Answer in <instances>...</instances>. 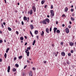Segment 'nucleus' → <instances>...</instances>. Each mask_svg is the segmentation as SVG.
I'll list each match as a JSON object with an SVG mask.
<instances>
[{
  "label": "nucleus",
  "instance_id": "f257e3e1",
  "mask_svg": "<svg viewBox=\"0 0 76 76\" xmlns=\"http://www.w3.org/2000/svg\"><path fill=\"white\" fill-rule=\"evenodd\" d=\"M47 22L48 23H50V20H49L48 18H46L42 21L40 22V23H43V24L45 25H46V24H47Z\"/></svg>",
  "mask_w": 76,
  "mask_h": 76
},
{
  "label": "nucleus",
  "instance_id": "f03ea898",
  "mask_svg": "<svg viewBox=\"0 0 76 76\" xmlns=\"http://www.w3.org/2000/svg\"><path fill=\"white\" fill-rule=\"evenodd\" d=\"M70 32V31L69 30V29L68 28H65V32L66 34H69V32Z\"/></svg>",
  "mask_w": 76,
  "mask_h": 76
},
{
  "label": "nucleus",
  "instance_id": "7ed1b4c3",
  "mask_svg": "<svg viewBox=\"0 0 76 76\" xmlns=\"http://www.w3.org/2000/svg\"><path fill=\"white\" fill-rule=\"evenodd\" d=\"M50 13L51 14V15L53 16H54V11L53 10H50Z\"/></svg>",
  "mask_w": 76,
  "mask_h": 76
},
{
  "label": "nucleus",
  "instance_id": "20e7f679",
  "mask_svg": "<svg viewBox=\"0 0 76 76\" xmlns=\"http://www.w3.org/2000/svg\"><path fill=\"white\" fill-rule=\"evenodd\" d=\"M28 14H30L31 15H32L33 13V11L32 10H30L28 12Z\"/></svg>",
  "mask_w": 76,
  "mask_h": 76
},
{
  "label": "nucleus",
  "instance_id": "39448f33",
  "mask_svg": "<svg viewBox=\"0 0 76 76\" xmlns=\"http://www.w3.org/2000/svg\"><path fill=\"white\" fill-rule=\"evenodd\" d=\"M32 9L34 12H36V8L35 6H34L32 7Z\"/></svg>",
  "mask_w": 76,
  "mask_h": 76
},
{
  "label": "nucleus",
  "instance_id": "423d86ee",
  "mask_svg": "<svg viewBox=\"0 0 76 76\" xmlns=\"http://www.w3.org/2000/svg\"><path fill=\"white\" fill-rule=\"evenodd\" d=\"M69 45L71 47H72L73 45V44H74V43H73V42H69Z\"/></svg>",
  "mask_w": 76,
  "mask_h": 76
},
{
  "label": "nucleus",
  "instance_id": "0eeeda50",
  "mask_svg": "<svg viewBox=\"0 0 76 76\" xmlns=\"http://www.w3.org/2000/svg\"><path fill=\"white\" fill-rule=\"evenodd\" d=\"M10 66H8V69H7V72L9 73L10 72Z\"/></svg>",
  "mask_w": 76,
  "mask_h": 76
},
{
  "label": "nucleus",
  "instance_id": "6e6552de",
  "mask_svg": "<svg viewBox=\"0 0 76 76\" xmlns=\"http://www.w3.org/2000/svg\"><path fill=\"white\" fill-rule=\"evenodd\" d=\"M54 31V34H55L56 32V30H57V28L54 27L53 29Z\"/></svg>",
  "mask_w": 76,
  "mask_h": 76
},
{
  "label": "nucleus",
  "instance_id": "1a4fd4ad",
  "mask_svg": "<svg viewBox=\"0 0 76 76\" xmlns=\"http://www.w3.org/2000/svg\"><path fill=\"white\" fill-rule=\"evenodd\" d=\"M61 55L62 56H63V57L65 56V53L64 52H62L61 53Z\"/></svg>",
  "mask_w": 76,
  "mask_h": 76
},
{
  "label": "nucleus",
  "instance_id": "9d476101",
  "mask_svg": "<svg viewBox=\"0 0 76 76\" xmlns=\"http://www.w3.org/2000/svg\"><path fill=\"white\" fill-rule=\"evenodd\" d=\"M46 32L48 33V34L49 32V29L48 28H47L46 29Z\"/></svg>",
  "mask_w": 76,
  "mask_h": 76
},
{
  "label": "nucleus",
  "instance_id": "9b49d317",
  "mask_svg": "<svg viewBox=\"0 0 76 76\" xmlns=\"http://www.w3.org/2000/svg\"><path fill=\"white\" fill-rule=\"evenodd\" d=\"M34 34L36 35H38V31L37 30H35L34 31Z\"/></svg>",
  "mask_w": 76,
  "mask_h": 76
},
{
  "label": "nucleus",
  "instance_id": "f8f14e48",
  "mask_svg": "<svg viewBox=\"0 0 76 76\" xmlns=\"http://www.w3.org/2000/svg\"><path fill=\"white\" fill-rule=\"evenodd\" d=\"M30 26L31 28V29H33L34 27V26L32 24H31L30 25Z\"/></svg>",
  "mask_w": 76,
  "mask_h": 76
},
{
  "label": "nucleus",
  "instance_id": "ddd939ff",
  "mask_svg": "<svg viewBox=\"0 0 76 76\" xmlns=\"http://www.w3.org/2000/svg\"><path fill=\"white\" fill-rule=\"evenodd\" d=\"M64 10L65 12H67V11H68V8H67V7H66L64 9Z\"/></svg>",
  "mask_w": 76,
  "mask_h": 76
},
{
  "label": "nucleus",
  "instance_id": "4468645a",
  "mask_svg": "<svg viewBox=\"0 0 76 76\" xmlns=\"http://www.w3.org/2000/svg\"><path fill=\"white\" fill-rule=\"evenodd\" d=\"M24 20H27V18L26 17H24L23 18Z\"/></svg>",
  "mask_w": 76,
  "mask_h": 76
},
{
  "label": "nucleus",
  "instance_id": "2eb2a0df",
  "mask_svg": "<svg viewBox=\"0 0 76 76\" xmlns=\"http://www.w3.org/2000/svg\"><path fill=\"white\" fill-rule=\"evenodd\" d=\"M29 76H32V72L30 71L29 72Z\"/></svg>",
  "mask_w": 76,
  "mask_h": 76
},
{
  "label": "nucleus",
  "instance_id": "dca6fc26",
  "mask_svg": "<svg viewBox=\"0 0 76 76\" xmlns=\"http://www.w3.org/2000/svg\"><path fill=\"white\" fill-rule=\"evenodd\" d=\"M26 53H27V56L28 57H29V52H26Z\"/></svg>",
  "mask_w": 76,
  "mask_h": 76
},
{
  "label": "nucleus",
  "instance_id": "f3484780",
  "mask_svg": "<svg viewBox=\"0 0 76 76\" xmlns=\"http://www.w3.org/2000/svg\"><path fill=\"white\" fill-rule=\"evenodd\" d=\"M41 36H43V35H44V31H42V33L41 34Z\"/></svg>",
  "mask_w": 76,
  "mask_h": 76
},
{
  "label": "nucleus",
  "instance_id": "a211bd4d",
  "mask_svg": "<svg viewBox=\"0 0 76 76\" xmlns=\"http://www.w3.org/2000/svg\"><path fill=\"white\" fill-rule=\"evenodd\" d=\"M66 63L67 64H70V62L68 60L66 61Z\"/></svg>",
  "mask_w": 76,
  "mask_h": 76
},
{
  "label": "nucleus",
  "instance_id": "6ab92c4d",
  "mask_svg": "<svg viewBox=\"0 0 76 76\" xmlns=\"http://www.w3.org/2000/svg\"><path fill=\"white\" fill-rule=\"evenodd\" d=\"M44 3H45V1L42 0L41 1L42 4H44Z\"/></svg>",
  "mask_w": 76,
  "mask_h": 76
},
{
  "label": "nucleus",
  "instance_id": "aec40b11",
  "mask_svg": "<svg viewBox=\"0 0 76 76\" xmlns=\"http://www.w3.org/2000/svg\"><path fill=\"white\" fill-rule=\"evenodd\" d=\"M16 69L14 68L12 69V71L15 72H16Z\"/></svg>",
  "mask_w": 76,
  "mask_h": 76
},
{
  "label": "nucleus",
  "instance_id": "412c9836",
  "mask_svg": "<svg viewBox=\"0 0 76 76\" xmlns=\"http://www.w3.org/2000/svg\"><path fill=\"white\" fill-rule=\"evenodd\" d=\"M30 34L32 37H34V35L33 34H32V32H31V31H30Z\"/></svg>",
  "mask_w": 76,
  "mask_h": 76
},
{
  "label": "nucleus",
  "instance_id": "4be33fe9",
  "mask_svg": "<svg viewBox=\"0 0 76 76\" xmlns=\"http://www.w3.org/2000/svg\"><path fill=\"white\" fill-rule=\"evenodd\" d=\"M9 51V48H7L6 50V53H8V51Z\"/></svg>",
  "mask_w": 76,
  "mask_h": 76
},
{
  "label": "nucleus",
  "instance_id": "5701e85b",
  "mask_svg": "<svg viewBox=\"0 0 76 76\" xmlns=\"http://www.w3.org/2000/svg\"><path fill=\"white\" fill-rule=\"evenodd\" d=\"M36 41V40H34V41L33 42V45H35V42Z\"/></svg>",
  "mask_w": 76,
  "mask_h": 76
},
{
  "label": "nucleus",
  "instance_id": "b1692460",
  "mask_svg": "<svg viewBox=\"0 0 76 76\" xmlns=\"http://www.w3.org/2000/svg\"><path fill=\"white\" fill-rule=\"evenodd\" d=\"M71 20H72V21H74V20H75V18H73V17H71Z\"/></svg>",
  "mask_w": 76,
  "mask_h": 76
},
{
  "label": "nucleus",
  "instance_id": "393cba45",
  "mask_svg": "<svg viewBox=\"0 0 76 76\" xmlns=\"http://www.w3.org/2000/svg\"><path fill=\"white\" fill-rule=\"evenodd\" d=\"M4 56L5 58H6V57H7V54L6 53H5V54L4 55Z\"/></svg>",
  "mask_w": 76,
  "mask_h": 76
},
{
  "label": "nucleus",
  "instance_id": "a878e982",
  "mask_svg": "<svg viewBox=\"0 0 76 76\" xmlns=\"http://www.w3.org/2000/svg\"><path fill=\"white\" fill-rule=\"evenodd\" d=\"M8 29L9 31H12V29L10 27H8Z\"/></svg>",
  "mask_w": 76,
  "mask_h": 76
},
{
  "label": "nucleus",
  "instance_id": "bb28decb",
  "mask_svg": "<svg viewBox=\"0 0 76 76\" xmlns=\"http://www.w3.org/2000/svg\"><path fill=\"white\" fill-rule=\"evenodd\" d=\"M56 32L57 33H60V31L59 30H57L56 31Z\"/></svg>",
  "mask_w": 76,
  "mask_h": 76
},
{
  "label": "nucleus",
  "instance_id": "cd10ccee",
  "mask_svg": "<svg viewBox=\"0 0 76 76\" xmlns=\"http://www.w3.org/2000/svg\"><path fill=\"white\" fill-rule=\"evenodd\" d=\"M18 58L20 60L21 58H22V56H20L18 57Z\"/></svg>",
  "mask_w": 76,
  "mask_h": 76
},
{
  "label": "nucleus",
  "instance_id": "c85d7f7f",
  "mask_svg": "<svg viewBox=\"0 0 76 76\" xmlns=\"http://www.w3.org/2000/svg\"><path fill=\"white\" fill-rule=\"evenodd\" d=\"M20 40H21L22 41L23 40V37H21L20 38Z\"/></svg>",
  "mask_w": 76,
  "mask_h": 76
},
{
  "label": "nucleus",
  "instance_id": "c756f323",
  "mask_svg": "<svg viewBox=\"0 0 76 76\" xmlns=\"http://www.w3.org/2000/svg\"><path fill=\"white\" fill-rule=\"evenodd\" d=\"M15 66L17 67H19V65L18 64H15Z\"/></svg>",
  "mask_w": 76,
  "mask_h": 76
},
{
  "label": "nucleus",
  "instance_id": "7c9ffc66",
  "mask_svg": "<svg viewBox=\"0 0 76 76\" xmlns=\"http://www.w3.org/2000/svg\"><path fill=\"white\" fill-rule=\"evenodd\" d=\"M71 53H69L68 54V56L69 57H70V56H71Z\"/></svg>",
  "mask_w": 76,
  "mask_h": 76
},
{
  "label": "nucleus",
  "instance_id": "2f4dec72",
  "mask_svg": "<svg viewBox=\"0 0 76 76\" xmlns=\"http://www.w3.org/2000/svg\"><path fill=\"white\" fill-rule=\"evenodd\" d=\"M27 49H28V50H31V46H30L29 47H28L27 48Z\"/></svg>",
  "mask_w": 76,
  "mask_h": 76
},
{
  "label": "nucleus",
  "instance_id": "473e14b6",
  "mask_svg": "<svg viewBox=\"0 0 76 76\" xmlns=\"http://www.w3.org/2000/svg\"><path fill=\"white\" fill-rule=\"evenodd\" d=\"M3 42V40L1 39H0V43H2Z\"/></svg>",
  "mask_w": 76,
  "mask_h": 76
},
{
  "label": "nucleus",
  "instance_id": "72a5a7b5",
  "mask_svg": "<svg viewBox=\"0 0 76 76\" xmlns=\"http://www.w3.org/2000/svg\"><path fill=\"white\" fill-rule=\"evenodd\" d=\"M51 9H53V5H51Z\"/></svg>",
  "mask_w": 76,
  "mask_h": 76
},
{
  "label": "nucleus",
  "instance_id": "f704fd0d",
  "mask_svg": "<svg viewBox=\"0 0 76 76\" xmlns=\"http://www.w3.org/2000/svg\"><path fill=\"white\" fill-rule=\"evenodd\" d=\"M61 44V45H63V44H64V43H63V42H61L60 43Z\"/></svg>",
  "mask_w": 76,
  "mask_h": 76
},
{
  "label": "nucleus",
  "instance_id": "c9c22d12",
  "mask_svg": "<svg viewBox=\"0 0 76 76\" xmlns=\"http://www.w3.org/2000/svg\"><path fill=\"white\" fill-rule=\"evenodd\" d=\"M29 51V49H27L25 51V53H27V51Z\"/></svg>",
  "mask_w": 76,
  "mask_h": 76
},
{
  "label": "nucleus",
  "instance_id": "e433bc0d",
  "mask_svg": "<svg viewBox=\"0 0 76 76\" xmlns=\"http://www.w3.org/2000/svg\"><path fill=\"white\" fill-rule=\"evenodd\" d=\"M52 30V27H50V32L51 31V30Z\"/></svg>",
  "mask_w": 76,
  "mask_h": 76
},
{
  "label": "nucleus",
  "instance_id": "4c0bfd02",
  "mask_svg": "<svg viewBox=\"0 0 76 76\" xmlns=\"http://www.w3.org/2000/svg\"><path fill=\"white\" fill-rule=\"evenodd\" d=\"M73 52H74V51L73 50H72L71 51V53H73Z\"/></svg>",
  "mask_w": 76,
  "mask_h": 76
},
{
  "label": "nucleus",
  "instance_id": "58836bf2",
  "mask_svg": "<svg viewBox=\"0 0 76 76\" xmlns=\"http://www.w3.org/2000/svg\"><path fill=\"white\" fill-rule=\"evenodd\" d=\"M16 34H17V35H18V34H19V32H18V31H16Z\"/></svg>",
  "mask_w": 76,
  "mask_h": 76
},
{
  "label": "nucleus",
  "instance_id": "ea45409f",
  "mask_svg": "<svg viewBox=\"0 0 76 76\" xmlns=\"http://www.w3.org/2000/svg\"><path fill=\"white\" fill-rule=\"evenodd\" d=\"M68 28H71V26L69 25L68 26Z\"/></svg>",
  "mask_w": 76,
  "mask_h": 76
},
{
  "label": "nucleus",
  "instance_id": "a19ab883",
  "mask_svg": "<svg viewBox=\"0 0 76 76\" xmlns=\"http://www.w3.org/2000/svg\"><path fill=\"white\" fill-rule=\"evenodd\" d=\"M66 16V15L64 14H63L62 15V17H65Z\"/></svg>",
  "mask_w": 76,
  "mask_h": 76
},
{
  "label": "nucleus",
  "instance_id": "79ce46f5",
  "mask_svg": "<svg viewBox=\"0 0 76 76\" xmlns=\"http://www.w3.org/2000/svg\"><path fill=\"white\" fill-rule=\"evenodd\" d=\"M47 7V5H45V8H46Z\"/></svg>",
  "mask_w": 76,
  "mask_h": 76
},
{
  "label": "nucleus",
  "instance_id": "37998d69",
  "mask_svg": "<svg viewBox=\"0 0 76 76\" xmlns=\"http://www.w3.org/2000/svg\"><path fill=\"white\" fill-rule=\"evenodd\" d=\"M1 26L2 28H4V26H3V24H1Z\"/></svg>",
  "mask_w": 76,
  "mask_h": 76
},
{
  "label": "nucleus",
  "instance_id": "c03bdc74",
  "mask_svg": "<svg viewBox=\"0 0 76 76\" xmlns=\"http://www.w3.org/2000/svg\"><path fill=\"white\" fill-rule=\"evenodd\" d=\"M2 33H3V31H1V30H0V34H2Z\"/></svg>",
  "mask_w": 76,
  "mask_h": 76
},
{
  "label": "nucleus",
  "instance_id": "a18cd8bd",
  "mask_svg": "<svg viewBox=\"0 0 76 76\" xmlns=\"http://www.w3.org/2000/svg\"><path fill=\"white\" fill-rule=\"evenodd\" d=\"M27 63H30V61H28V60H27Z\"/></svg>",
  "mask_w": 76,
  "mask_h": 76
},
{
  "label": "nucleus",
  "instance_id": "49530a36",
  "mask_svg": "<svg viewBox=\"0 0 76 76\" xmlns=\"http://www.w3.org/2000/svg\"><path fill=\"white\" fill-rule=\"evenodd\" d=\"M32 70H35V68H34V67H33L32 68Z\"/></svg>",
  "mask_w": 76,
  "mask_h": 76
},
{
  "label": "nucleus",
  "instance_id": "de8ad7c7",
  "mask_svg": "<svg viewBox=\"0 0 76 76\" xmlns=\"http://www.w3.org/2000/svg\"><path fill=\"white\" fill-rule=\"evenodd\" d=\"M71 12H73V9L72 8L71 9Z\"/></svg>",
  "mask_w": 76,
  "mask_h": 76
},
{
  "label": "nucleus",
  "instance_id": "09e8293b",
  "mask_svg": "<svg viewBox=\"0 0 76 76\" xmlns=\"http://www.w3.org/2000/svg\"><path fill=\"white\" fill-rule=\"evenodd\" d=\"M16 59H17V58L16 57H15L14 58V60L15 61V60H16Z\"/></svg>",
  "mask_w": 76,
  "mask_h": 76
},
{
  "label": "nucleus",
  "instance_id": "8fccbe9b",
  "mask_svg": "<svg viewBox=\"0 0 76 76\" xmlns=\"http://www.w3.org/2000/svg\"><path fill=\"white\" fill-rule=\"evenodd\" d=\"M26 67H27V65H26L24 67V69H26Z\"/></svg>",
  "mask_w": 76,
  "mask_h": 76
},
{
  "label": "nucleus",
  "instance_id": "3c124183",
  "mask_svg": "<svg viewBox=\"0 0 76 76\" xmlns=\"http://www.w3.org/2000/svg\"><path fill=\"white\" fill-rule=\"evenodd\" d=\"M21 23H22V25H23L24 24V23H23V22L22 21Z\"/></svg>",
  "mask_w": 76,
  "mask_h": 76
},
{
  "label": "nucleus",
  "instance_id": "603ef678",
  "mask_svg": "<svg viewBox=\"0 0 76 76\" xmlns=\"http://www.w3.org/2000/svg\"><path fill=\"white\" fill-rule=\"evenodd\" d=\"M36 37L37 39H38L39 38V36H38V35H37Z\"/></svg>",
  "mask_w": 76,
  "mask_h": 76
},
{
  "label": "nucleus",
  "instance_id": "864d4df0",
  "mask_svg": "<svg viewBox=\"0 0 76 76\" xmlns=\"http://www.w3.org/2000/svg\"><path fill=\"white\" fill-rule=\"evenodd\" d=\"M58 21H56V24L57 25V24H58Z\"/></svg>",
  "mask_w": 76,
  "mask_h": 76
},
{
  "label": "nucleus",
  "instance_id": "5fc2aeb1",
  "mask_svg": "<svg viewBox=\"0 0 76 76\" xmlns=\"http://www.w3.org/2000/svg\"><path fill=\"white\" fill-rule=\"evenodd\" d=\"M43 63H44L45 64L47 63V61H43Z\"/></svg>",
  "mask_w": 76,
  "mask_h": 76
},
{
  "label": "nucleus",
  "instance_id": "6e6d98bb",
  "mask_svg": "<svg viewBox=\"0 0 76 76\" xmlns=\"http://www.w3.org/2000/svg\"><path fill=\"white\" fill-rule=\"evenodd\" d=\"M2 62V59L1 58H0V62Z\"/></svg>",
  "mask_w": 76,
  "mask_h": 76
},
{
  "label": "nucleus",
  "instance_id": "4d7b16f0",
  "mask_svg": "<svg viewBox=\"0 0 76 76\" xmlns=\"http://www.w3.org/2000/svg\"><path fill=\"white\" fill-rule=\"evenodd\" d=\"M53 55H55V54H56V52H53Z\"/></svg>",
  "mask_w": 76,
  "mask_h": 76
},
{
  "label": "nucleus",
  "instance_id": "13d9d810",
  "mask_svg": "<svg viewBox=\"0 0 76 76\" xmlns=\"http://www.w3.org/2000/svg\"><path fill=\"white\" fill-rule=\"evenodd\" d=\"M15 12L16 13H18V11L17 10H15Z\"/></svg>",
  "mask_w": 76,
  "mask_h": 76
},
{
  "label": "nucleus",
  "instance_id": "bf43d9fd",
  "mask_svg": "<svg viewBox=\"0 0 76 76\" xmlns=\"http://www.w3.org/2000/svg\"><path fill=\"white\" fill-rule=\"evenodd\" d=\"M65 26V25L64 24H62V26H63V27H64Z\"/></svg>",
  "mask_w": 76,
  "mask_h": 76
},
{
  "label": "nucleus",
  "instance_id": "052dcab7",
  "mask_svg": "<svg viewBox=\"0 0 76 76\" xmlns=\"http://www.w3.org/2000/svg\"><path fill=\"white\" fill-rule=\"evenodd\" d=\"M52 46H53V47H54V45L53 44H52Z\"/></svg>",
  "mask_w": 76,
  "mask_h": 76
},
{
  "label": "nucleus",
  "instance_id": "680f3d73",
  "mask_svg": "<svg viewBox=\"0 0 76 76\" xmlns=\"http://www.w3.org/2000/svg\"><path fill=\"white\" fill-rule=\"evenodd\" d=\"M3 25H6V23L5 22H4L3 23Z\"/></svg>",
  "mask_w": 76,
  "mask_h": 76
},
{
  "label": "nucleus",
  "instance_id": "e2e57ef3",
  "mask_svg": "<svg viewBox=\"0 0 76 76\" xmlns=\"http://www.w3.org/2000/svg\"><path fill=\"white\" fill-rule=\"evenodd\" d=\"M24 38H25V39H27V37L26 36L24 37Z\"/></svg>",
  "mask_w": 76,
  "mask_h": 76
},
{
  "label": "nucleus",
  "instance_id": "0e129e2a",
  "mask_svg": "<svg viewBox=\"0 0 76 76\" xmlns=\"http://www.w3.org/2000/svg\"><path fill=\"white\" fill-rule=\"evenodd\" d=\"M4 1L5 2V3L6 4L7 3V2H6V0H4Z\"/></svg>",
  "mask_w": 76,
  "mask_h": 76
},
{
  "label": "nucleus",
  "instance_id": "69168bd1",
  "mask_svg": "<svg viewBox=\"0 0 76 76\" xmlns=\"http://www.w3.org/2000/svg\"><path fill=\"white\" fill-rule=\"evenodd\" d=\"M72 16H75V14H72Z\"/></svg>",
  "mask_w": 76,
  "mask_h": 76
},
{
  "label": "nucleus",
  "instance_id": "338daca9",
  "mask_svg": "<svg viewBox=\"0 0 76 76\" xmlns=\"http://www.w3.org/2000/svg\"><path fill=\"white\" fill-rule=\"evenodd\" d=\"M47 17L48 18H50V15H47Z\"/></svg>",
  "mask_w": 76,
  "mask_h": 76
},
{
  "label": "nucleus",
  "instance_id": "774afa93",
  "mask_svg": "<svg viewBox=\"0 0 76 76\" xmlns=\"http://www.w3.org/2000/svg\"><path fill=\"white\" fill-rule=\"evenodd\" d=\"M27 42H26L25 44V45H26L27 44Z\"/></svg>",
  "mask_w": 76,
  "mask_h": 76
}]
</instances>
